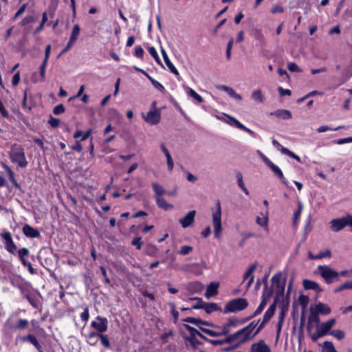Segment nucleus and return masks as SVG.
Segmentation results:
<instances>
[{"mask_svg":"<svg viewBox=\"0 0 352 352\" xmlns=\"http://www.w3.org/2000/svg\"><path fill=\"white\" fill-rule=\"evenodd\" d=\"M9 155L12 162L18 164L20 167L24 168L28 165L24 149L20 145H13Z\"/></svg>","mask_w":352,"mask_h":352,"instance_id":"f257e3e1","label":"nucleus"},{"mask_svg":"<svg viewBox=\"0 0 352 352\" xmlns=\"http://www.w3.org/2000/svg\"><path fill=\"white\" fill-rule=\"evenodd\" d=\"M248 302L245 298H237L230 300L225 306L223 313L236 312L247 308Z\"/></svg>","mask_w":352,"mask_h":352,"instance_id":"f03ea898","label":"nucleus"},{"mask_svg":"<svg viewBox=\"0 0 352 352\" xmlns=\"http://www.w3.org/2000/svg\"><path fill=\"white\" fill-rule=\"evenodd\" d=\"M318 270L320 271V275L330 284L333 280H339L340 274L327 265H319Z\"/></svg>","mask_w":352,"mask_h":352,"instance_id":"7ed1b4c3","label":"nucleus"},{"mask_svg":"<svg viewBox=\"0 0 352 352\" xmlns=\"http://www.w3.org/2000/svg\"><path fill=\"white\" fill-rule=\"evenodd\" d=\"M212 224L214 227V236L219 238L222 231L221 227V209L220 201L217 203V210L212 214Z\"/></svg>","mask_w":352,"mask_h":352,"instance_id":"20e7f679","label":"nucleus"},{"mask_svg":"<svg viewBox=\"0 0 352 352\" xmlns=\"http://www.w3.org/2000/svg\"><path fill=\"white\" fill-rule=\"evenodd\" d=\"M282 278L283 275L280 272L276 273L272 278V286L275 287L276 299L282 296L285 292L286 278H285L283 281Z\"/></svg>","mask_w":352,"mask_h":352,"instance_id":"39448f33","label":"nucleus"},{"mask_svg":"<svg viewBox=\"0 0 352 352\" xmlns=\"http://www.w3.org/2000/svg\"><path fill=\"white\" fill-rule=\"evenodd\" d=\"M142 116L145 122H146L147 123L151 125L157 124L160 121V110L157 108H155L154 109L149 111L146 115L142 113Z\"/></svg>","mask_w":352,"mask_h":352,"instance_id":"423d86ee","label":"nucleus"},{"mask_svg":"<svg viewBox=\"0 0 352 352\" xmlns=\"http://www.w3.org/2000/svg\"><path fill=\"white\" fill-rule=\"evenodd\" d=\"M272 294V289H270L267 292H263V299L259 305V306L257 307L256 310L254 312V314L250 316V318H252L255 317L256 316L260 314L265 307L266 306L268 300L270 298Z\"/></svg>","mask_w":352,"mask_h":352,"instance_id":"0eeeda50","label":"nucleus"},{"mask_svg":"<svg viewBox=\"0 0 352 352\" xmlns=\"http://www.w3.org/2000/svg\"><path fill=\"white\" fill-rule=\"evenodd\" d=\"M108 320L105 318L97 316L96 320L91 322V326L98 331L99 333L107 330Z\"/></svg>","mask_w":352,"mask_h":352,"instance_id":"6e6552de","label":"nucleus"},{"mask_svg":"<svg viewBox=\"0 0 352 352\" xmlns=\"http://www.w3.org/2000/svg\"><path fill=\"white\" fill-rule=\"evenodd\" d=\"M196 213V210H190L185 215L184 217L181 218L179 220V222L183 228L190 227L193 223Z\"/></svg>","mask_w":352,"mask_h":352,"instance_id":"1a4fd4ad","label":"nucleus"},{"mask_svg":"<svg viewBox=\"0 0 352 352\" xmlns=\"http://www.w3.org/2000/svg\"><path fill=\"white\" fill-rule=\"evenodd\" d=\"M330 223L331 229L334 232H339L348 226L346 217L333 219Z\"/></svg>","mask_w":352,"mask_h":352,"instance_id":"9d476101","label":"nucleus"},{"mask_svg":"<svg viewBox=\"0 0 352 352\" xmlns=\"http://www.w3.org/2000/svg\"><path fill=\"white\" fill-rule=\"evenodd\" d=\"M336 319L331 318L324 322L321 323L320 325H318L317 329L323 336H325L327 333L330 334V330L336 324Z\"/></svg>","mask_w":352,"mask_h":352,"instance_id":"9b49d317","label":"nucleus"},{"mask_svg":"<svg viewBox=\"0 0 352 352\" xmlns=\"http://www.w3.org/2000/svg\"><path fill=\"white\" fill-rule=\"evenodd\" d=\"M250 350L251 352H271L270 347L263 340L252 344Z\"/></svg>","mask_w":352,"mask_h":352,"instance_id":"f8f14e48","label":"nucleus"},{"mask_svg":"<svg viewBox=\"0 0 352 352\" xmlns=\"http://www.w3.org/2000/svg\"><path fill=\"white\" fill-rule=\"evenodd\" d=\"M219 283L217 282H212L208 285L205 293V296L209 299L212 296H214L218 294V287Z\"/></svg>","mask_w":352,"mask_h":352,"instance_id":"ddd939ff","label":"nucleus"},{"mask_svg":"<svg viewBox=\"0 0 352 352\" xmlns=\"http://www.w3.org/2000/svg\"><path fill=\"white\" fill-rule=\"evenodd\" d=\"M161 52H162V56H163V58L164 60V62L167 66V67L169 69V70L173 73L176 76H178L179 75V72L178 70L175 68V67L173 65V63L170 62V60H169L168 57V55L165 51V50L161 47Z\"/></svg>","mask_w":352,"mask_h":352,"instance_id":"4468645a","label":"nucleus"},{"mask_svg":"<svg viewBox=\"0 0 352 352\" xmlns=\"http://www.w3.org/2000/svg\"><path fill=\"white\" fill-rule=\"evenodd\" d=\"M23 232L24 234L28 237L37 238L40 236V232L38 230L28 224H25L23 226Z\"/></svg>","mask_w":352,"mask_h":352,"instance_id":"2eb2a0df","label":"nucleus"},{"mask_svg":"<svg viewBox=\"0 0 352 352\" xmlns=\"http://www.w3.org/2000/svg\"><path fill=\"white\" fill-rule=\"evenodd\" d=\"M234 335L236 340V342L235 344H239V346L241 343L250 339L243 328L235 332Z\"/></svg>","mask_w":352,"mask_h":352,"instance_id":"dca6fc26","label":"nucleus"},{"mask_svg":"<svg viewBox=\"0 0 352 352\" xmlns=\"http://www.w3.org/2000/svg\"><path fill=\"white\" fill-rule=\"evenodd\" d=\"M160 147L166 157L168 170L169 171H172L174 167V162L171 157V155L164 143L161 144Z\"/></svg>","mask_w":352,"mask_h":352,"instance_id":"f3484780","label":"nucleus"},{"mask_svg":"<svg viewBox=\"0 0 352 352\" xmlns=\"http://www.w3.org/2000/svg\"><path fill=\"white\" fill-rule=\"evenodd\" d=\"M267 166L274 172V173L283 181L284 184L287 186V182L285 180L281 170L272 162Z\"/></svg>","mask_w":352,"mask_h":352,"instance_id":"a211bd4d","label":"nucleus"},{"mask_svg":"<svg viewBox=\"0 0 352 352\" xmlns=\"http://www.w3.org/2000/svg\"><path fill=\"white\" fill-rule=\"evenodd\" d=\"M331 308L324 303L318 302L316 306L315 311L318 314L328 315L331 313Z\"/></svg>","mask_w":352,"mask_h":352,"instance_id":"6ab92c4d","label":"nucleus"},{"mask_svg":"<svg viewBox=\"0 0 352 352\" xmlns=\"http://www.w3.org/2000/svg\"><path fill=\"white\" fill-rule=\"evenodd\" d=\"M186 288L189 292L194 294L200 292L203 289L204 285L199 282H192L187 285Z\"/></svg>","mask_w":352,"mask_h":352,"instance_id":"aec40b11","label":"nucleus"},{"mask_svg":"<svg viewBox=\"0 0 352 352\" xmlns=\"http://www.w3.org/2000/svg\"><path fill=\"white\" fill-rule=\"evenodd\" d=\"M270 114L284 120L290 119L292 118L291 112L286 109H278L272 112Z\"/></svg>","mask_w":352,"mask_h":352,"instance_id":"412c9836","label":"nucleus"},{"mask_svg":"<svg viewBox=\"0 0 352 352\" xmlns=\"http://www.w3.org/2000/svg\"><path fill=\"white\" fill-rule=\"evenodd\" d=\"M155 199L157 206L162 209L168 210L173 208V205L168 204L162 197H156Z\"/></svg>","mask_w":352,"mask_h":352,"instance_id":"4be33fe9","label":"nucleus"},{"mask_svg":"<svg viewBox=\"0 0 352 352\" xmlns=\"http://www.w3.org/2000/svg\"><path fill=\"white\" fill-rule=\"evenodd\" d=\"M303 287L305 289H314L317 292L322 291L321 288L317 283L310 280H304Z\"/></svg>","mask_w":352,"mask_h":352,"instance_id":"5701e85b","label":"nucleus"},{"mask_svg":"<svg viewBox=\"0 0 352 352\" xmlns=\"http://www.w3.org/2000/svg\"><path fill=\"white\" fill-rule=\"evenodd\" d=\"M23 341H28L31 342L40 352H42L41 346L38 343L36 338L34 335H28L27 336H24L21 338Z\"/></svg>","mask_w":352,"mask_h":352,"instance_id":"b1692460","label":"nucleus"},{"mask_svg":"<svg viewBox=\"0 0 352 352\" xmlns=\"http://www.w3.org/2000/svg\"><path fill=\"white\" fill-rule=\"evenodd\" d=\"M204 310H205V311L207 314H210L213 311H221V308L220 307H219L217 303L205 302V305L204 307Z\"/></svg>","mask_w":352,"mask_h":352,"instance_id":"393cba45","label":"nucleus"},{"mask_svg":"<svg viewBox=\"0 0 352 352\" xmlns=\"http://www.w3.org/2000/svg\"><path fill=\"white\" fill-rule=\"evenodd\" d=\"M236 177L237 179V183L239 188L245 192V195H248L249 191L244 184L242 173L241 172H238L236 175Z\"/></svg>","mask_w":352,"mask_h":352,"instance_id":"a878e982","label":"nucleus"},{"mask_svg":"<svg viewBox=\"0 0 352 352\" xmlns=\"http://www.w3.org/2000/svg\"><path fill=\"white\" fill-rule=\"evenodd\" d=\"M308 320L309 321V324L313 323L314 324L317 325V327H318V325L320 324H319L320 323L319 314H318V313H316L315 311H314L312 308H311V314L309 317Z\"/></svg>","mask_w":352,"mask_h":352,"instance_id":"bb28decb","label":"nucleus"},{"mask_svg":"<svg viewBox=\"0 0 352 352\" xmlns=\"http://www.w3.org/2000/svg\"><path fill=\"white\" fill-rule=\"evenodd\" d=\"M152 187L155 193V197L158 196L162 197L163 195L166 193V191L163 186L156 182L152 184Z\"/></svg>","mask_w":352,"mask_h":352,"instance_id":"cd10ccee","label":"nucleus"},{"mask_svg":"<svg viewBox=\"0 0 352 352\" xmlns=\"http://www.w3.org/2000/svg\"><path fill=\"white\" fill-rule=\"evenodd\" d=\"M80 28L79 25L75 24L73 27L69 40L75 43L80 34Z\"/></svg>","mask_w":352,"mask_h":352,"instance_id":"c85d7f7f","label":"nucleus"},{"mask_svg":"<svg viewBox=\"0 0 352 352\" xmlns=\"http://www.w3.org/2000/svg\"><path fill=\"white\" fill-rule=\"evenodd\" d=\"M230 121H226V122L230 125H234L236 127L242 129H245V126H244L243 124H241L239 121H238L236 118L234 117L227 116Z\"/></svg>","mask_w":352,"mask_h":352,"instance_id":"c756f323","label":"nucleus"},{"mask_svg":"<svg viewBox=\"0 0 352 352\" xmlns=\"http://www.w3.org/2000/svg\"><path fill=\"white\" fill-rule=\"evenodd\" d=\"M99 333H91L87 338V342L91 345H95L100 338Z\"/></svg>","mask_w":352,"mask_h":352,"instance_id":"7c9ffc66","label":"nucleus"},{"mask_svg":"<svg viewBox=\"0 0 352 352\" xmlns=\"http://www.w3.org/2000/svg\"><path fill=\"white\" fill-rule=\"evenodd\" d=\"M187 94L188 96L192 97L195 100H196L198 102H202L203 98L201 96L197 94L190 87H186Z\"/></svg>","mask_w":352,"mask_h":352,"instance_id":"2f4dec72","label":"nucleus"},{"mask_svg":"<svg viewBox=\"0 0 352 352\" xmlns=\"http://www.w3.org/2000/svg\"><path fill=\"white\" fill-rule=\"evenodd\" d=\"M251 98L260 103H262L263 102V96L260 89L254 90L252 93Z\"/></svg>","mask_w":352,"mask_h":352,"instance_id":"473e14b6","label":"nucleus"},{"mask_svg":"<svg viewBox=\"0 0 352 352\" xmlns=\"http://www.w3.org/2000/svg\"><path fill=\"white\" fill-rule=\"evenodd\" d=\"M258 323V322L253 321L249 325L243 328L250 338H252L254 336V335L251 336V333L253 331V330L256 327Z\"/></svg>","mask_w":352,"mask_h":352,"instance_id":"72a5a7b5","label":"nucleus"},{"mask_svg":"<svg viewBox=\"0 0 352 352\" xmlns=\"http://www.w3.org/2000/svg\"><path fill=\"white\" fill-rule=\"evenodd\" d=\"M217 88L226 91L232 98L236 94L235 91L232 87L226 85H217Z\"/></svg>","mask_w":352,"mask_h":352,"instance_id":"f704fd0d","label":"nucleus"},{"mask_svg":"<svg viewBox=\"0 0 352 352\" xmlns=\"http://www.w3.org/2000/svg\"><path fill=\"white\" fill-rule=\"evenodd\" d=\"M33 106L34 105L32 104L31 101H30L29 103L28 102L27 91H25L24 96H23V102H22L23 108V109H28L29 111H30V110H32Z\"/></svg>","mask_w":352,"mask_h":352,"instance_id":"c9c22d12","label":"nucleus"},{"mask_svg":"<svg viewBox=\"0 0 352 352\" xmlns=\"http://www.w3.org/2000/svg\"><path fill=\"white\" fill-rule=\"evenodd\" d=\"M330 335L334 336L338 340H342L345 337V333L343 331L340 329L333 330L330 332Z\"/></svg>","mask_w":352,"mask_h":352,"instance_id":"e433bc0d","label":"nucleus"},{"mask_svg":"<svg viewBox=\"0 0 352 352\" xmlns=\"http://www.w3.org/2000/svg\"><path fill=\"white\" fill-rule=\"evenodd\" d=\"M256 268V264H254L250 266L243 275V280H245L248 278H250L251 276H254L253 272L255 271Z\"/></svg>","mask_w":352,"mask_h":352,"instance_id":"4c0bfd02","label":"nucleus"},{"mask_svg":"<svg viewBox=\"0 0 352 352\" xmlns=\"http://www.w3.org/2000/svg\"><path fill=\"white\" fill-rule=\"evenodd\" d=\"M146 77L150 80V81L155 88H157L161 92H164V87L161 83L151 78L148 74Z\"/></svg>","mask_w":352,"mask_h":352,"instance_id":"58836bf2","label":"nucleus"},{"mask_svg":"<svg viewBox=\"0 0 352 352\" xmlns=\"http://www.w3.org/2000/svg\"><path fill=\"white\" fill-rule=\"evenodd\" d=\"M280 152L283 153V154H285V155H287L289 156H290L291 157L296 160L297 161H300V158L296 155V154H294L293 152H292L291 151H289L288 148H285V147H283L281 149H280Z\"/></svg>","mask_w":352,"mask_h":352,"instance_id":"ea45409f","label":"nucleus"},{"mask_svg":"<svg viewBox=\"0 0 352 352\" xmlns=\"http://www.w3.org/2000/svg\"><path fill=\"white\" fill-rule=\"evenodd\" d=\"M183 321L194 324L198 326L199 328L201 327L200 322H202V320H201L199 318H192V317H187V318H184L183 320Z\"/></svg>","mask_w":352,"mask_h":352,"instance_id":"a19ab883","label":"nucleus"},{"mask_svg":"<svg viewBox=\"0 0 352 352\" xmlns=\"http://www.w3.org/2000/svg\"><path fill=\"white\" fill-rule=\"evenodd\" d=\"M184 327L190 332V335L189 337H196V336L200 335V332L197 329L189 324H184Z\"/></svg>","mask_w":352,"mask_h":352,"instance_id":"79ce46f5","label":"nucleus"},{"mask_svg":"<svg viewBox=\"0 0 352 352\" xmlns=\"http://www.w3.org/2000/svg\"><path fill=\"white\" fill-rule=\"evenodd\" d=\"M148 52L154 58V59L156 60V62L158 64L162 65V64L161 63V60H160V59L159 58V56H158V54H157V52H156V50H155L154 47H150L148 48Z\"/></svg>","mask_w":352,"mask_h":352,"instance_id":"37998d69","label":"nucleus"},{"mask_svg":"<svg viewBox=\"0 0 352 352\" xmlns=\"http://www.w3.org/2000/svg\"><path fill=\"white\" fill-rule=\"evenodd\" d=\"M256 223L262 227H267L268 224V217H257L256 219Z\"/></svg>","mask_w":352,"mask_h":352,"instance_id":"c03bdc74","label":"nucleus"},{"mask_svg":"<svg viewBox=\"0 0 352 352\" xmlns=\"http://www.w3.org/2000/svg\"><path fill=\"white\" fill-rule=\"evenodd\" d=\"M200 329L201 331L207 333L208 335L210 336H212V337H218V336H221V333H220V331H212V330H210V329H206V328H204V327H200Z\"/></svg>","mask_w":352,"mask_h":352,"instance_id":"a18cd8bd","label":"nucleus"},{"mask_svg":"<svg viewBox=\"0 0 352 352\" xmlns=\"http://www.w3.org/2000/svg\"><path fill=\"white\" fill-rule=\"evenodd\" d=\"M6 248L9 252L12 254H14L16 250V246L12 240L6 243Z\"/></svg>","mask_w":352,"mask_h":352,"instance_id":"49530a36","label":"nucleus"},{"mask_svg":"<svg viewBox=\"0 0 352 352\" xmlns=\"http://www.w3.org/2000/svg\"><path fill=\"white\" fill-rule=\"evenodd\" d=\"M287 69L292 72H301L302 70L299 67L293 62L289 63L287 65Z\"/></svg>","mask_w":352,"mask_h":352,"instance_id":"de8ad7c7","label":"nucleus"},{"mask_svg":"<svg viewBox=\"0 0 352 352\" xmlns=\"http://www.w3.org/2000/svg\"><path fill=\"white\" fill-rule=\"evenodd\" d=\"M324 347L326 349L327 352H338L333 343L331 342L325 341L324 342Z\"/></svg>","mask_w":352,"mask_h":352,"instance_id":"09e8293b","label":"nucleus"},{"mask_svg":"<svg viewBox=\"0 0 352 352\" xmlns=\"http://www.w3.org/2000/svg\"><path fill=\"white\" fill-rule=\"evenodd\" d=\"M255 38L260 42L261 45H265L266 39L261 31L257 32L255 35Z\"/></svg>","mask_w":352,"mask_h":352,"instance_id":"8fccbe9b","label":"nucleus"},{"mask_svg":"<svg viewBox=\"0 0 352 352\" xmlns=\"http://www.w3.org/2000/svg\"><path fill=\"white\" fill-rule=\"evenodd\" d=\"M298 300L300 304L302 306V307L305 309L309 302V297L305 295H300L298 298Z\"/></svg>","mask_w":352,"mask_h":352,"instance_id":"3c124183","label":"nucleus"},{"mask_svg":"<svg viewBox=\"0 0 352 352\" xmlns=\"http://www.w3.org/2000/svg\"><path fill=\"white\" fill-rule=\"evenodd\" d=\"M100 339L101 341V344L106 348L110 347V342L107 336L102 335L101 333L99 334Z\"/></svg>","mask_w":352,"mask_h":352,"instance_id":"603ef678","label":"nucleus"},{"mask_svg":"<svg viewBox=\"0 0 352 352\" xmlns=\"http://www.w3.org/2000/svg\"><path fill=\"white\" fill-rule=\"evenodd\" d=\"M60 120L50 116L48 123L52 127L56 128L59 126Z\"/></svg>","mask_w":352,"mask_h":352,"instance_id":"864d4df0","label":"nucleus"},{"mask_svg":"<svg viewBox=\"0 0 352 352\" xmlns=\"http://www.w3.org/2000/svg\"><path fill=\"white\" fill-rule=\"evenodd\" d=\"M331 256V252L330 250H326L324 252H320L318 254L316 255L317 259H322L325 257L330 258Z\"/></svg>","mask_w":352,"mask_h":352,"instance_id":"5fc2aeb1","label":"nucleus"},{"mask_svg":"<svg viewBox=\"0 0 352 352\" xmlns=\"http://www.w3.org/2000/svg\"><path fill=\"white\" fill-rule=\"evenodd\" d=\"M131 244L133 245L136 246L138 250H140L142 245V241H141V237L137 236L133 239L131 241Z\"/></svg>","mask_w":352,"mask_h":352,"instance_id":"6e6d98bb","label":"nucleus"},{"mask_svg":"<svg viewBox=\"0 0 352 352\" xmlns=\"http://www.w3.org/2000/svg\"><path fill=\"white\" fill-rule=\"evenodd\" d=\"M186 340H188L194 348L201 344V342H199L196 337H186Z\"/></svg>","mask_w":352,"mask_h":352,"instance_id":"4d7b16f0","label":"nucleus"},{"mask_svg":"<svg viewBox=\"0 0 352 352\" xmlns=\"http://www.w3.org/2000/svg\"><path fill=\"white\" fill-rule=\"evenodd\" d=\"M65 107L63 104H60L57 106H56L54 109H53V113L55 114V115H59V114H61L65 112Z\"/></svg>","mask_w":352,"mask_h":352,"instance_id":"13d9d810","label":"nucleus"},{"mask_svg":"<svg viewBox=\"0 0 352 352\" xmlns=\"http://www.w3.org/2000/svg\"><path fill=\"white\" fill-rule=\"evenodd\" d=\"M192 250V247L188 245H184L179 250V254L182 255H187Z\"/></svg>","mask_w":352,"mask_h":352,"instance_id":"bf43d9fd","label":"nucleus"},{"mask_svg":"<svg viewBox=\"0 0 352 352\" xmlns=\"http://www.w3.org/2000/svg\"><path fill=\"white\" fill-rule=\"evenodd\" d=\"M144 51L142 49V47H141L140 46L135 47V55L137 57L142 58L144 56Z\"/></svg>","mask_w":352,"mask_h":352,"instance_id":"052dcab7","label":"nucleus"},{"mask_svg":"<svg viewBox=\"0 0 352 352\" xmlns=\"http://www.w3.org/2000/svg\"><path fill=\"white\" fill-rule=\"evenodd\" d=\"M310 334V337L312 339L313 341L316 342L319 338H321L322 336H324L319 330H318V329H316V331L314 333H309Z\"/></svg>","mask_w":352,"mask_h":352,"instance_id":"680f3d73","label":"nucleus"},{"mask_svg":"<svg viewBox=\"0 0 352 352\" xmlns=\"http://www.w3.org/2000/svg\"><path fill=\"white\" fill-rule=\"evenodd\" d=\"M1 236L3 239L6 243H8L12 240L11 234L9 232H2Z\"/></svg>","mask_w":352,"mask_h":352,"instance_id":"e2e57ef3","label":"nucleus"},{"mask_svg":"<svg viewBox=\"0 0 352 352\" xmlns=\"http://www.w3.org/2000/svg\"><path fill=\"white\" fill-rule=\"evenodd\" d=\"M28 324L27 320L20 319L18 322L17 327L20 329H25Z\"/></svg>","mask_w":352,"mask_h":352,"instance_id":"0e129e2a","label":"nucleus"},{"mask_svg":"<svg viewBox=\"0 0 352 352\" xmlns=\"http://www.w3.org/2000/svg\"><path fill=\"white\" fill-rule=\"evenodd\" d=\"M19 258L25 257L29 254L28 249L23 248L18 251Z\"/></svg>","mask_w":352,"mask_h":352,"instance_id":"69168bd1","label":"nucleus"},{"mask_svg":"<svg viewBox=\"0 0 352 352\" xmlns=\"http://www.w3.org/2000/svg\"><path fill=\"white\" fill-rule=\"evenodd\" d=\"M283 10H284V9L281 6L276 5L272 7V8L271 10V12L272 14L281 13L283 12Z\"/></svg>","mask_w":352,"mask_h":352,"instance_id":"338daca9","label":"nucleus"},{"mask_svg":"<svg viewBox=\"0 0 352 352\" xmlns=\"http://www.w3.org/2000/svg\"><path fill=\"white\" fill-rule=\"evenodd\" d=\"M35 20L34 17L32 16H26L25 18H24L22 21H21V25H25L28 23H32L34 22Z\"/></svg>","mask_w":352,"mask_h":352,"instance_id":"774afa93","label":"nucleus"}]
</instances>
